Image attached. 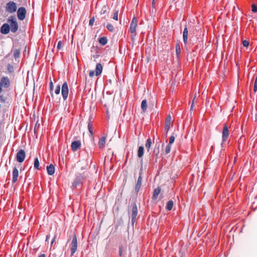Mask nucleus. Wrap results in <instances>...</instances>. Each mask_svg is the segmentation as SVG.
Segmentation results:
<instances>
[{
	"mask_svg": "<svg viewBox=\"0 0 257 257\" xmlns=\"http://www.w3.org/2000/svg\"><path fill=\"white\" fill-rule=\"evenodd\" d=\"M77 249V239L75 234L73 236L72 242L71 243V256H72L76 252Z\"/></svg>",
	"mask_w": 257,
	"mask_h": 257,
	"instance_id": "obj_1",
	"label": "nucleus"
},
{
	"mask_svg": "<svg viewBox=\"0 0 257 257\" xmlns=\"http://www.w3.org/2000/svg\"><path fill=\"white\" fill-rule=\"evenodd\" d=\"M8 22L10 23V30L12 33H15L18 29V23L15 18L12 17L11 19H9Z\"/></svg>",
	"mask_w": 257,
	"mask_h": 257,
	"instance_id": "obj_2",
	"label": "nucleus"
},
{
	"mask_svg": "<svg viewBox=\"0 0 257 257\" xmlns=\"http://www.w3.org/2000/svg\"><path fill=\"white\" fill-rule=\"evenodd\" d=\"M138 215V208L136 203L135 202L132 204L131 222L133 225L136 220Z\"/></svg>",
	"mask_w": 257,
	"mask_h": 257,
	"instance_id": "obj_3",
	"label": "nucleus"
},
{
	"mask_svg": "<svg viewBox=\"0 0 257 257\" xmlns=\"http://www.w3.org/2000/svg\"><path fill=\"white\" fill-rule=\"evenodd\" d=\"M6 11L10 13L15 12L17 10L16 4L14 2H10L7 3L6 7Z\"/></svg>",
	"mask_w": 257,
	"mask_h": 257,
	"instance_id": "obj_4",
	"label": "nucleus"
},
{
	"mask_svg": "<svg viewBox=\"0 0 257 257\" xmlns=\"http://www.w3.org/2000/svg\"><path fill=\"white\" fill-rule=\"evenodd\" d=\"M84 179V176L82 174H79L76 177L75 181L72 184L73 187H76L81 185L82 183V181Z\"/></svg>",
	"mask_w": 257,
	"mask_h": 257,
	"instance_id": "obj_5",
	"label": "nucleus"
},
{
	"mask_svg": "<svg viewBox=\"0 0 257 257\" xmlns=\"http://www.w3.org/2000/svg\"><path fill=\"white\" fill-rule=\"evenodd\" d=\"M68 84L66 82H64L62 86V95L64 99V100H66V99L68 97Z\"/></svg>",
	"mask_w": 257,
	"mask_h": 257,
	"instance_id": "obj_6",
	"label": "nucleus"
},
{
	"mask_svg": "<svg viewBox=\"0 0 257 257\" xmlns=\"http://www.w3.org/2000/svg\"><path fill=\"white\" fill-rule=\"evenodd\" d=\"M26 157V153L24 150L21 149L18 151L16 155L17 161L19 163L23 162Z\"/></svg>",
	"mask_w": 257,
	"mask_h": 257,
	"instance_id": "obj_7",
	"label": "nucleus"
},
{
	"mask_svg": "<svg viewBox=\"0 0 257 257\" xmlns=\"http://www.w3.org/2000/svg\"><path fill=\"white\" fill-rule=\"evenodd\" d=\"M26 15V10L24 7H20L18 10L17 16L19 20L22 21L25 19Z\"/></svg>",
	"mask_w": 257,
	"mask_h": 257,
	"instance_id": "obj_8",
	"label": "nucleus"
},
{
	"mask_svg": "<svg viewBox=\"0 0 257 257\" xmlns=\"http://www.w3.org/2000/svg\"><path fill=\"white\" fill-rule=\"evenodd\" d=\"M229 136L228 127L226 124H224L222 131V142H225L227 140Z\"/></svg>",
	"mask_w": 257,
	"mask_h": 257,
	"instance_id": "obj_9",
	"label": "nucleus"
},
{
	"mask_svg": "<svg viewBox=\"0 0 257 257\" xmlns=\"http://www.w3.org/2000/svg\"><path fill=\"white\" fill-rule=\"evenodd\" d=\"M142 169H141L140 170V172L139 173V177L138 179L137 182L135 187V192L136 193H138L139 191L141 185H142Z\"/></svg>",
	"mask_w": 257,
	"mask_h": 257,
	"instance_id": "obj_10",
	"label": "nucleus"
},
{
	"mask_svg": "<svg viewBox=\"0 0 257 257\" xmlns=\"http://www.w3.org/2000/svg\"><path fill=\"white\" fill-rule=\"evenodd\" d=\"M171 116L170 115H169L167 116L166 118L165 123V128H164V131L166 134L167 135V133L170 128L171 124Z\"/></svg>",
	"mask_w": 257,
	"mask_h": 257,
	"instance_id": "obj_11",
	"label": "nucleus"
},
{
	"mask_svg": "<svg viewBox=\"0 0 257 257\" xmlns=\"http://www.w3.org/2000/svg\"><path fill=\"white\" fill-rule=\"evenodd\" d=\"M137 23L138 21L136 18H133L130 25V31L132 33H134L136 32Z\"/></svg>",
	"mask_w": 257,
	"mask_h": 257,
	"instance_id": "obj_12",
	"label": "nucleus"
},
{
	"mask_svg": "<svg viewBox=\"0 0 257 257\" xmlns=\"http://www.w3.org/2000/svg\"><path fill=\"white\" fill-rule=\"evenodd\" d=\"M1 85L5 88L9 87L10 85V81L9 78L7 77H2L1 80Z\"/></svg>",
	"mask_w": 257,
	"mask_h": 257,
	"instance_id": "obj_13",
	"label": "nucleus"
},
{
	"mask_svg": "<svg viewBox=\"0 0 257 257\" xmlns=\"http://www.w3.org/2000/svg\"><path fill=\"white\" fill-rule=\"evenodd\" d=\"M10 31V25L7 23L4 24L1 28V32L3 34H7Z\"/></svg>",
	"mask_w": 257,
	"mask_h": 257,
	"instance_id": "obj_14",
	"label": "nucleus"
},
{
	"mask_svg": "<svg viewBox=\"0 0 257 257\" xmlns=\"http://www.w3.org/2000/svg\"><path fill=\"white\" fill-rule=\"evenodd\" d=\"M81 147V142L80 141H75L71 144V149L73 151L75 152Z\"/></svg>",
	"mask_w": 257,
	"mask_h": 257,
	"instance_id": "obj_15",
	"label": "nucleus"
},
{
	"mask_svg": "<svg viewBox=\"0 0 257 257\" xmlns=\"http://www.w3.org/2000/svg\"><path fill=\"white\" fill-rule=\"evenodd\" d=\"M19 176V171L15 167L13 171V179L12 182L15 183L18 180V177Z\"/></svg>",
	"mask_w": 257,
	"mask_h": 257,
	"instance_id": "obj_16",
	"label": "nucleus"
},
{
	"mask_svg": "<svg viewBox=\"0 0 257 257\" xmlns=\"http://www.w3.org/2000/svg\"><path fill=\"white\" fill-rule=\"evenodd\" d=\"M188 29L187 28V26H186L185 28L184 29L183 32V42L184 44H187V41H188Z\"/></svg>",
	"mask_w": 257,
	"mask_h": 257,
	"instance_id": "obj_17",
	"label": "nucleus"
},
{
	"mask_svg": "<svg viewBox=\"0 0 257 257\" xmlns=\"http://www.w3.org/2000/svg\"><path fill=\"white\" fill-rule=\"evenodd\" d=\"M102 65L98 63H97L96 65V68H95V75L96 76H98L101 73H102Z\"/></svg>",
	"mask_w": 257,
	"mask_h": 257,
	"instance_id": "obj_18",
	"label": "nucleus"
},
{
	"mask_svg": "<svg viewBox=\"0 0 257 257\" xmlns=\"http://www.w3.org/2000/svg\"><path fill=\"white\" fill-rule=\"evenodd\" d=\"M47 171L48 175H52L55 173V167L53 164L47 166Z\"/></svg>",
	"mask_w": 257,
	"mask_h": 257,
	"instance_id": "obj_19",
	"label": "nucleus"
},
{
	"mask_svg": "<svg viewBox=\"0 0 257 257\" xmlns=\"http://www.w3.org/2000/svg\"><path fill=\"white\" fill-rule=\"evenodd\" d=\"M160 192H161V189L159 187H158V188L155 189L154 190L152 198L153 199H156L158 197Z\"/></svg>",
	"mask_w": 257,
	"mask_h": 257,
	"instance_id": "obj_20",
	"label": "nucleus"
},
{
	"mask_svg": "<svg viewBox=\"0 0 257 257\" xmlns=\"http://www.w3.org/2000/svg\"><path fill=\"white\" fill-rule=\"evenodd\" d=\"M99 43L102 45L104 46L107 43V39L106 37H102L99 39L98 40Z\"/></svg>",
	"mask_w": 257,
	"mask_h": 257,
	"instance_id": "obj_21",
	"label": "nucleus"
},
{
	"mask_svg": "<svg viewBox=\"0 0 257 257\" xmlns=\"http://www.w3.org/2000/svg\"><path fill=\"white\" fill-rule=\"evenodd\" d=\"M144 152V148L143 146H140L138 151V156L139 158L143 157Z\"/></svg>",
	"mask_w": 257,
	"mask_h": 257,
	"instance_id": "obj_22",
	"label": "nucleus"
},
{
	"mask_svg": "<svg viewBox=\"0 0 257 257\" xmlns=\"http://www.w3.org/2000/svg\"><path fill=\"white\" fill-rule=\"evenodd\" d=\"M173 201L172 200H169L167 202L166 208L167 210L170 211L172 209L173 206Z\"/></svg>",
	"mask_w": 257,
	"mask_h": 257,
	"instance_id": "obj_23",
	"label": "nucleus"
},
{
	"mask_svg": "<svg viewBox=\"0 0 257 257\" xmlns=\"http://www.w3.org/2000/svg\"><path fill=\"white\" fill-rule=\"evenodd\" d=\"M147 108V102L146 99L143 100L141 103V108L144 112H145Z\"/></svg>",
	"mask_w": 257,
	"mask_h": 257,
	"instance_id": "obj_24",
	"label": "nucleus"
},
{
	"mask_svg": "<svg viewBox=\"0 0 257 257\" xmlns=\"http://www.w3.org/2000/svg\"><path fill=\"white\" fill-rule=\"evenodd\" d=\"M105 144V137H102L98 141V145L99 146V148H102L104 146Z\"/></svg>",
	"mask_w": 257,
	"mask_h": 257,
	"instance_id": "obj_25",
	"label": "nucleus"
},
{
	"mask_svg": "<svg viewBox=\"0 0 257 257\" xmlns=\"http://www.w3.org/2000/svg\"><path fill=\"white\" fill-rule=\"evenodd\" d=\"M175 48H176V53L177 57V58H179V55L181 53V48H180V46L179 44L177 43L176 44Z\"/></svg>",
	"mask_w": 257,
	"mask_h": 257,
	"instance_id": "obj_26",
	"label": "nucleus"
},
{
	"mask_svg": "<svg viewBox=\"0 0 257 257\" xmlns=\"http://www.w3.org/2000/svg\"><path fill=\"white\" fill-rule=\"evenodd\" d=\"M152 143L151 139L150 138L148 139L147 140V141H146V143L145 144V146H146V148L147 149L148 151H149V150L152 145Z\"/></svg>",
	"mask_w": 257,
	"mask_h": 257,
	"instance_id": "obj_27",
	"label": "nucleus"
},
{
	"mask_svg": "<svg viewBox=\"0 0 257 257\" xmlns=\"http://www.w3.org/2000/svg\"><path fill=\"white\" fill-rule=\"evenodd\" d=\"M20 55V51L19 49H15L14 50V56L15 58H18L19 57Z\"/></svg>",
	"mask_w": 257,
	"mask_h": 257,
	"instance_id": "obj_28",
	"label": "nucleus"
},
{
	"mask_svg": "<svg viewBox=\"0 0 257 257\" xmlns=\"http://www.w3.org/2000/svg\"><path fill=\"white\" fill-rule=\"evenodd\" d=\"M34 168L37 170L39 169V161L38 158H35L34 160Z\"/></svg>",
	"mask_w": 257,
	"mask_h": 257,
	"instance_id": "obj_29",
	"label": "nucleus"
},
{
	"mask_svg": "<svg viewBox=\"0 0 257 257\" xmlns=\"http://www.w3.org/2000/svg\"><path fill=\"white\" fill-rule=\"evenodd\" d=\"M106 27L107 30L111 32H113L114 31V27L111 24H107Z\"/></svg>",
	"mask_w": 257,
	"mask_h": 257,
	"instance_id": "obj_30",
	"label": "nucleus"
},
{
	"mask_svg": "<svg viewBox=\"0 0 257 257\" xmlns=\"http://www.w3.org/2000/svg\"><path fill=\"white\" fill-rule=\"evenodd\" d=\"M118 10H115L114 12L112 18L116 21L118 20Z\"/></svg>",
	"mask_w": 257,
	"mask_h": 257,
	"instance_id": "obj_31",
	"label": "nucleus"
},
{
	"mask_svg": "<svg viewBox=\"0 0 257 257\" xmlns=\"http://www.w3.org/2000/svg\"><path fill=\"white\" fill-rule=\"evenodd\" d=\"M171 145L168 144L165 148V152L166 154H168L170 153L171 151Z\"/></svg>",
	"mask_w": 257,
	"mask_h": 257,
	"instance_id": "obj_32",
	"label": "nucleus"
},
{
	"mask_svg": "<svg viewBox=\"0 0 257 257\" xmlns=\"http://www.w3.org/2000/svg\"><path fill=\"white\" fill-rule=\"evenodd\" d=\"M88 128L90 134H91V135H93L92 125L90 122H89L88 124Z\"/></svg>",
	"mask_w": 257,
	"mask_h": 257,
	"instance_id": "obj_33",
	"label": "nucleus"
},
{
	"mask_svg": "<svg viewBox=\"0 0 257 257\" xmlns=\"http://www.w3.org/2000/svg\"><path fill=\"white\" fill-rule=\"evenodd\" d=\"M60 89H61V87H60V85H58L55 90V93L56 94H59L60 93Z\"/></svg>",
	"mask_w": 257,
	"mask_h": 257,
	"instance_id": "obj_34",
	"label": "nucleus"
},
{
	"mask_svg": "<svg viewBox=\"0 0 257 257\" xmlns=\"http://www.w3.org/2000/svg\"><path fill=\"white\" fill-rule=\"evenodd\" d=\"M175 137L174 136H171L169 138V144L171 145L175 141Z\"/></svg>",
	"mask_w": 257,
	"mask_h": 257,
	"instance_id": "obj_35",
	"label": "nucleus"
},
{
	"mask_svg": "<svg viewBox=\"0 0 257 257\" xmlns=\"http://www.w3.org/2000/svg\"><path fill=\"white\" fill-rule=\"evenodd\" d=\"M252 11L253 13H257V4H253L251 6Z\"/></svg>",
	"mask_w": 257,
	"mask_h": 257,
	"instance_id": "obj_36",
	"label": "nucleus"
},
{
	"mask_svg": "<svg viewBox=\"0 0 257 257\" xmlns=\"http://www.w3.org/2000/svg\"><path fill=\"white\" fill-rule=\"evenodd\" d=\"M7 68H8V70L9 72H13L14 71L13 66L12 65H11V64H8Z\"/></svg>",
	"mask_w": 257,
	"mask_h": 257,
	"instance_id": "obj_37",
	"label": "nucleus"
},
{
	"mask_svg": "<svg viewBox=\"0 0 257 257\" xmlns=\"http://www.w3.org/2000/svg\"><path fill=\"white\" fill-rule=\"evenodd\" d=\"M94 21H95L94 18V17L91 18L89 20V25L92 26L94 23Z\"/></svg>",
	"mask_w": 257,
	"mask_h": 257,
	"instance_id": "obj_38",
	"label": "nucleus"
},
{
	"mask_svg": "<svg viewBox=\"0 0 257 257\" xmlns=\"http://www.w3.org/2000/svg\"><path fill=\"white\" fill-rule=\"evenodd\" d=\"M242 45L245 47H247L249 46V42L247 40H243L242 41Z\"/></svg>",
	"mask_w": 257,
	"mask_h": 257,
	"instance_id": "obj_39",
	"label": "nucleus"
},
{
	"mask_svg": "<svg viewBox=\"0 0 257 257\" xmlns=\"http://www.w3.org/2000/svg\"><path fill=\"white\" fill-rule=\"evenodd\" d=\"M154 152L156 154V156H157L159 153V145L154 149Z\"/></svg>",
	"mask_w": 257,
	"mask_h": 257,
	"instance_id": "obj_40",
	"label": "nucleus"
},
{
	"mask_svg": "<svg viewBox=\"0 0 257 257\" xmlns=\"http://www.w3.org/2000/svg\"><path fill=\"white\" fill-rule=\"evenodd\" d=\"M62 47V42L61 41H59L57 44V48L58 50H60Z\"/></svg>",
	"mask_w": 257,
	"mask_h": 257,
	"instance_id": "obj_41",
	"label": "nucleus"
},
{
	"mask_svg": "<svg viewBox=\"0 0 257 257\" xmlns=\"http://www.w3.org/2000/svg\"><path fill=\"white\" fill-rule=\"evenodd\" d=\"M122 246H121L119 248V255L120 256H121L122 255Z\"/></svg>",
	"mask_w": 257,
	"mask_h": 257,
	"instance_id": "obj_42",
	"label": "nucleus"
},
{
	"mask_svg": "<svg viewBox=\"0 0 257 257\" xmlns=\"http://www.w3.org/2000/svg\"><path fill=\"white\" fill-rule=\"evenodd\" d=\"M89 75L90 77H93L94 75V71H90L89 73Z\"/></svg>",
	"mask_w": 257,
	"mask_h": 257,
	"instance_id": "obj_43",
	"label": "nucleus"
},
{
	"mask_svg": "<svg viewBox=\"0 0 257 257\" xmlns=\"http://www.w3.org/2000/svg\"><path fill=\"white\" fill-rule=\"evenodd\" d=\"M50 88L51 91H52L53 89V84L52 81H51L50 83Z\"/></svg>",
	"mask_w": 257,
	"mask_h": 257,
	"instance_id": "obj_44",
	"label": "nucleus"
},
{
	"mask_svg": "<svg viewBox=\"0 0 257 257\" xmlns=\"http://www.w3.org/2000/svg\"><path fill=\"white\" fill-rule=\"evenodd\" d=\"M195 97H196V95H195ZM195 98V97H194V99H193V102H192V105H191V108H190V109H191V110H192V109H193V104H194V102Z\"/></svg>",
	"mask_w": 257,
	"mask_h": 257,
	"instance_id": "obj_45",
	"label": "nucleus"
},
{
	"mask_svg": "<svg viewBox=\"0 0 257 257\" xmlns=\"http://www.w3.org/2000/svg\"><path fill=\"white\" fill-rule=\"evenodd\" d=\"M0 100L5 101L4 97L3 95H0Z\"/></svg>",
	"mask_w": 257,
	"mask_h": 257,
	"instance_id": "obj_46",
	"label": "nucleus"
},
{
	"mask_svg": "<svg viewBox=\"0 0 257 257\" xmlns=\"http://www.w3.org/2000/svg\"><path fill=\"white\" fill-rule=\"evenodd\" d=\"M39 257H45V255L44 254H41Z\"/></svg>",
	"mask_w": 257,
	"mask_h": 257,
	"instance_id": "obj_47",
	"label": "nucleus"
},
{
	"mask_svg": "<svg viewBox=\"0 0 257 257\" xmlns=\"http://www.w3.org/2000/svg\"><path fill=\"white\" fill-rule=\"evenodd\" d=\"M56 255L55 253L51 254V257H56Z\"/></svg>",
	"mask_w": 257,
	"mask_h": 257,
	"instance_id": "obj_48",
	"label": "nucleus"
},
{
	"mask_svg": "<svg viewBox=\"0 0 257 257\" xmlns=\"http://www.w3.org/2000/svg\"><path fill=\"white\" fill-rule=\"evenodd\" d=\"M2 87L0 85V93L2 92Z\"/></svg>",
	"mask_w": 257,
	"mask_h": 257,
	"instance_id": "obj_49",
	"label": "nucleus"
},
{
	"mask_svg": "<svg viewBox=\"0 0 257 257\" xmlns=\"http://www.w3.org/2000/svg\"><path fill=\"white\" fill-rule=\"evenodd\" d=\"M49 235H47V236H46V240H48V239H49Z\"/></svg>",
	"mask_w": 257,
	"mask_h": 257,
	"instance_id": "obj_50",
	"label": "nucleus"
},
{
	"mask_svg": "<svg viewBox=\"0 0 257 257\" xmlns=\"http://www.w3.org/2000/svg\"><path fill=\"white\" fill-rule=\"evenodd\" d=\"M54 239H55V238H54L52 239V241H51V244H52V243H53V242H54Z\"/></svg>",
	"mask_w": 257,
	"mask_h": 257,
	"instance_id": "obj_51",
	"label": "nucleus"
},
{
	"mask_svg": "<svg viewBox=\"0 0 257 257\" xmlns=\"http://www.w3.org/2000/svg\"><path fill=\"white\" fill-rule=\"evenodd\" d=\"M255 120H257V113L255 114Z\"/></svg>",
	"mask_w": 257,
	"mask_h": 257,
	"instance_id": "obj_52",
	"label": "nucleus"
}]
</instances>
